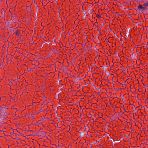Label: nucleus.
Instances as JSON below:
<instances>
[{"instance_id": "nucleus-1", "label": "nucleus", "mask_w": 148, "mask_h": 148, "mask_svg": "<svg viewBox=\"0 0 148 148\" xmlns=\"http://www.w3.org/2000/svg\"><path fill=\"white\" fill-rule=\"evenodd\" d=\"M6 108L4 107H3L0 106V111L2 113H4L6 112Z\"/></svg>"}, {"instance_id": "nucleus-2", "label": "nucleus", "mask_w": 148, "mask_h": 148, "mask_svg": "<svg viewBox=\"0 0 148 148\" xmlns=\"http://www.w3.org/2000/svg\"><path fill=\"white\" fill-rule=\"evenodd\" d=\"M143 7V6L142 5L140 4H139L138 5V9L139 10H141L142 8Z\"/></svg>"}, {"instance_id": "nucleus-3", "label": "nucleus", "mask_w": 148, "mask_h": 148, "mask_svg": "<svg viewBox=\"0 0 148 148\" xmlns=\"http://www.w3.org/2000/svg\"><path fill=\"white\" fill-rule=\"evenodd\" d=\"M16 34L18 36H20L21 34L20 32L19 31L17 30L16 32Z\"/></svg>"}, {"instance_id": "nucleus-4", "label": "nucleus", "mask_w": 148, "mask_h": 148, "mask_svg": "<svg viewBox=\"0 0 148 148\" xmlns=\"http://www.w3.org/2000/svg\"><path fill=\"white\" fill-rule=\"evenodd\" d=\"M143 5L146 7H147L148 6V2H146L145 3H144L143 4Z\"/></svg>"}, {"instance_id": "nucleus-5", "label": "nucleus", "mask_w": 148, "mask_h": 148, "mask_svg": "<svg viewBox=\"0 0 148 148\" xmlns=\"http://www.w3.org/2000/svg\"><path fill=\"white\" fill-rule=\"evenodd\" d=\"M12 80L14 81V82H16V84H17V83H18V80L16 79H15V80Z\"/></svg>"}, {"instance_id": "nucleus-6", "label": "nucleus", "mask_w": 148, "mask_h": 148, "mask_svg": "<svg viewBox=\"0 0 148 148\" xmlns=\"http://www.w3.org/2000/svg\"><path fill=\"white\" fill-rule=\"evenodd\" d=\"M9 85L10 86H11L12 85V83L11 82V81H10L9 82Z\"/></svg>"}, {"instance_id": "nucleus-7", "label": "nucleus", "mask_w": 148, "mask_h": 148, "mask_svg": "<svg viewBox=\"0 0 148 148\" xmlns=\"http://www.w3.org/2000/svg\"><path fill=\"white\" fill-rule=\"evenodd\" d=\"M146 9V8H145V7H143V6L142 8L141 9V10H145Z\"/></svg>"}]
</instances>
